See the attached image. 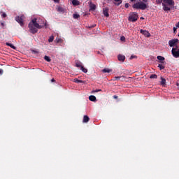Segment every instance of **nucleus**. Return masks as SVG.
<instances>
[{
  "mask_svg": "<svg viewBox=\"0 0 179 179\" xmlns=\"http://www.w3.org/2000/svg\"><path fill=\"white\" fill-rule=\"evenodd\" d=\"M132 7L134 9L145 10L148 8V6L143 1H138L134 3Z\"/></svg>",
  "mask_w": 179,
  "mask_h": 179,
  "instance_id": "nucleus-1",
  "label": "nucleus"
},
{
  "mask_svg": "<svg viewBox=\"0 0 179 179\" xmlns=\"http://www.w3.org/2000/svg\"><path fill=\"white\" fill-rule=\"evenodd\" d=\"M166 3L169 4V6H174L175 5V2H174L173 0H164L162 5L163 6V10L164 11H170L171 10L170 7H168L166 5Z\"/></svg>",
  "mask_w": 179,
  "mask_h": 179,
  "instance_id": "nucleus-2",
  "label": "nucleus"
},
{
  "mask_svg": "<svg viewBox=\"0 0 179 179\" xmlns=\"http://www.w3.org/2000/svg\"><path fill=\"white\" fill-rule=\"evenodd\" d=\"M138 20V14L136 12L131 13L128 17V21L131 22H136Z\"/></svg>",
  "mask_w": 179,
  "mask_h": 179,
  "instance_id": "nucleus-3",
  "label": "nucleus"
},
{
  "mask_svg": "<svg viewBox=\"0 0 179 179\" xmlns=\"http://www.w3.org/2000/svg\"><path fill=\"white\" fill-rule=\"evenodd\" d=\"M171 53L174 58H179V45H175L172 48Z\"/></svg>",
  "mask_w": 179,
  "mask_h": 179,
  "instance_id": "nucleus-4",
  "label": "nucleus"
},
{
  "mask_svg": "<svg viewBox=\"0 0 179 179\" xmlns=\"http://www.w3.org/2000/svg\"><path fill=\"white\" fill-rule=\"evenodd\" d=\"M24 15H20V16H17L15 18V20L20 25V26H24Z\"/></svg>",
  "mask_w": 179,
  "mask_h": 179,
  "instance_id": "nucleus-5",
  "label": "nucleus"
},
{
  "mask_svg": "<svg viewBox=\"0 0 179 179\" xmlns=\"http://www.w3.org/2000/svg\"><path fill=\"white\" fill-rule=\"evenodd\" d=\"M29 24H31L34 27H36L38 29H41L43 27V26L39 25V24L37 22V18H33L31 21L29 22Z\"/></svg>",
  "mask_w": 179,
  "mask_h": 179,
  "instance_id": "nucleus-6",
  "label": "nucleus"
},
{
  "mask_svg": "<svg viewBox=\"0 0 179 179\" xmlns=\"http://www.w3.org/2000/svg\"><path fill=\"white\" fill-rule=\"evenodd\" d=\"M28 27L29 29V32L32 34H35L38 32V29L32 25V24H29Z\"/></svg>",
  "mask_w": 179,
  "mask_h": 179,
  "instance_id": "nucleus-7",
  "label": "nucleus"
},
{
  "mask_svg": "<svg viewBox=\"0 0 179 179\" xmlns=\"http://www.w3.org/2000/svg\"><path fill=\"white\" fill-rule=\"evenodd\" d=\"M179 40L178 39H173L172 41H169V45L170 47H175V46H178V45H176L177 43H178Z\"/></svg>",
  "mask_w": 179,
  "mask_h": 179,
  "instance_id": "nucleus-8",
  "label": "nucleus"
},
{
  "mask_svg": "<svg viewBox=\"0 0 179 179\" xmlns=\"http://www.w3.org/2000/svg\"><path fill=\"white\" fill-rule=\"evenodd\" d=\"M140 33L147 37H150V33L146 30L144 29H140Z\"/></svg>",
  "mask_w": 179,
  "mask_h": 179,
  "instance_id": "nucleus-9",
  "label": "nucleus"
},
{
  "mask_svg": "<svg viewBox=\"0 0 179 179\" xmlns=\"http://www.w3.org/2000/svg\"><path fill=\"white\" fill-rule=\"evenodd\" d=\"M109 8H108V7H105V8H103V14L104 15V16H106V17H109Z\"/></svg>",
  "mask_w": 179,
  "mask_h": 179,
  "instance_id": "nucleus-10",
  "label": "nucleus"
},
{
  "mask_svg": "<svg viewBox=\"0 0 179 179\" xmlns=\"http://www.w3.org/2000/svg\"><path fill=\"white\" fill-rule=\"evenodd\" d=\"M157 59L159 61V63L162 64H166L165 58L162 56H157Z\"/></svg>",
  "mask_w": 179,
  "mask_h": 179,
  "instance_id": "nucleus-11",
  "label": "nucleus"
},
{
  "mask_svg": "<svg viewBox=\"0 0 179 179\" xmlns=\"http://www.w3.org/2000/svg\"><path fill=\"white\" fill-rule=\"evenodd\" d=\"M117 59H119L120 62H124L126 59L125 55H117Z\"/></svg>",
  "mask_w": 179,
  "mask_h": 179,
  "instance_id": "nucleus-12",
  "label": "nucleus"
},
{
  "mask_svg": "<svg viewBox=\"0 0 179 179\" xmlns=\"http://www.w3.org/2000/svg\"><path fill=\"white\" fill-rule=\"evenodd\" d=\"M89 100L92 102H95L96 101V97L95 96H90Z\"/></svg>",
  "mask_w": 179,
  "mask_h": 179,
  "instance_id": "nucleus-13",
  "label": "nucleus"
},
{
  "mask_svg": "<svg viewBox=\"0 0 179 179\" xmlns=\"http://www.w3.org/2000/svg\"><path fill=\"white\" fill-rule=\"evenodd\" d=\"M90 120L87 115H85L84 118L83 119V122L87 123Z\"/></svg>",
  "mask_w": 179,
  "mask_h": 179,
  "instance_id": "nucleus-14",
  "label": "nucleus"
},
{
  "mask_svg": "<svg viewBox=\"0 0 179 179\" xmlns=\"http://www.w3.org/2000/svg\"><path fill=\"white\" fill-rule=\"evenodd\" d=\"M161 85H162V86H165V85H166V79L164 78H163V77H161Z\"/></svg>",
  "mask_w": 179,
  "mask_h": 179,
  "instance_id": "nucleus-15",
  "label": "nucleus"
},
{
  "mask_svg": "<svg viewBox=\"0 0 179 179\" xmlns=\"http://www.w3.org/2000/svg\"><path fill=\"white\" fill-rule=\"evenodd\" d=\"M72 3L73 6H79L80 1L78 0H73Z\"/></svg>",
  "mask_w": 179,
  "mask_h": 179,
  "instance_id": "nucleus-16",
  "label": "nucleus"
},
{
  "mask_svg": "<svg viewBox=\"0 0 179 179\" xmlns=\"http://www.w3.org/2000/svg\"><path fill=\"white\" fill-rule=\"evenodd\" d=\"M158 68H159L160 70L164 69H165L164 64H158Z\"/></svg>",
  "mask_w": 179,
  "mask_h": 179,
  "instance_id": "nucleus-17",
  "label": "nucleus"
},
{
  "mask_svg": "<svg viewBox=\"0 0 179 179\" xmlns=\"http://www.w3.org/2000/svg\"><path fill=\"white\" fill-rule=\"evenodd\" d=\"M73 82H74V83H85V81L78 80V78H75V79L73 80Z\"/></svg>",
  "mask_w": 179,
  "mask_h": 179,
  "instance_id": "nucleus-18",
  "label": "nucleus"
},
{
  "mask_svg": "<svg viewBox=\"0 0 179 179\" xmlns=\"http://www.w3.org/2000/svg\"><path fill=\"white\" fill-rule=\"evenodd\" d=\"M6 45L7 46H8V47H10L11 48H13V49H14V50L16 48L15 46L14 45H13L12 43H6Z\"/></svg>",
  "mask_w": 179,
  "mask_h": 179,
  "instance_id": "nucleus-19",
  "label": "nucleus"
},
{
  "mask_svg": "<svg viewBox=\"0 0 179 179\" xmlns=\"http://www.w3.org/2000/svg\"><path fill=\"white\" fill-rule=\"evenodd\" d=\"M111 71H112V70H111V69H103L102 70V72H103V73H110V72H111Z\"/></svg>",
  "mask_w": 179,
  "mask_h": 179,
  "instance_id": "nucleus-20",
  "label": "nucleus"
},
{
  "mask_svg": "<svg viewBox=\"0 0 179 179\" xmlns=\"http://www.w3.org/2000/svg\"><path fill=\"white\" fill-rule=\"evenodd\" d=\"M122 78H125V76H115L114 77V80H120Z\"/></svg>",
  "mask_w": 179,
  "mask_h": 179,
  "instance_id": "nucleus-21",
  "label": "nucleus"
},
{
  "mask_svg": "<svg viewBox=\"0 0 179 179\" xmlns=\"http://www.w3.org/2000/svg\"><path fill=\"white\" fill-rule=\"evenodd\" d=\"M114 1H115V2H117V3H115V5H116V6H120L122 2V0H114Z\"/></svg>",
  "mask_w": 179,
  "mask_h": 179,
  "instance_id": "nucleus-22",
  "label": "nucleus"
},
{
  "mask_svg": "<svg viewBox=\"0 0 179 179\" xmlns=\"http://www.w3.org/2000/svg\"><path fill=\"white\" fill-rule=\"evenodd\" d=\"M44 59L48 62H51V59L50 57L47 56V55H45L44 56Z\"/></svg>",
  "mask_w": 179,
  "mask_h": 179,
  "instance_id": "nucleus-23",
  "label": "nucleus"
},
{
  "mask_svg": "<svg viewBox=\"0 0 179 179\" xmlns=\"http://www.w3.org/2000/svg\"><path fill=\"white\" fill-rule=\"evenodd\" d=\"M157 74H151L150 76V79H157Z\"/></svg>",
  "mask_w": 179,
  "mask_h": 179,
  "instance_id": "nucleus-24",
  "label": "nucleus"
},
{
  "mask_svg": "<svg viewBox=\"0 0 179 179\" xmlns=\"http://www.w3.org/2000/svg\"><path fill=\"white\" fill-rule=\"evenodd\" d=\"M76 66L77 68H79V69H80L83 66L81 62L76 63Z\"/></svg>",
  "mask_w": 179,
  "mask_h": 179,
  "instance_id": "nucleus-25",
  "label": "nucleus"
},
{
  "mask_svg": "<svg viewBox=\"0 0 179 179\" xmlns=\"http://www.w3.org/2000/svg\"><path fill=\"white\" fill-rule=\"evenodd\" d=\"M73 17L74 19L78 20L80 18V15L79 14H73Z\"/></svg>",
  "mask_w": 179,
  "mask_h": 179,
  "instance_id": "nucleus-26",
  "label": "nucleus"
},
{
  "mask_svg": "<svg viewBox=\"0 0 179 179\" xmlns=\"http://www.w3.org/2000/svg\"><path fill=\"white\" fill-rule=\"evenodd\" d=\"M57 11L60 13H63L64 12L63 7H57Z\"/></svg>",
  "mask_w": 179,
  "mask_h": 179,
  "instance_id": "nucleus-27",
  "label": "nucleus"
},
{
  "mask_svg": "<svg viewBox=\"0 0 179 179\" xmlns=\"http://www.w3.org/2000/svg\"><path fill=\"white\" fill-rule=\"evenodd\" d=\"M49 43H52L54 41V36H51L48 40Z\"/></svg>",
  "mask_w": 179,
  "mask_h": 179,
  "instance_id": "nucleus-28",
  "label": "nucleus"
},
{
  "mask_svg": "<svg viewBox=\"0 0 179 179\" xmlns=\"http://www.w3.org/2000/svg\"><path fill=\"white\" fill-rule=\"evenodd\" d=\"M81 71H83V72L84 73H87V69H85L84 66H83L82 68L80 69Z\"/></svg>",
  "mask_w": 179,
  "mask_h": 179,
  "instance_id": "nucleus-29",
  "label": "nucleus"
},
{
  "mask_svg": "<svg viewBox=\"0 0 179 179\" xmlns=\"http://www.w3.org/2000/svg\"><path fill=\"white\" fill-rule=\"evenodd\" d=\"M91 10H96V6L94 4L90 5Z\"/></svg>",
  "mask_w": 179,
  "mask_h": 179,
  "instance_id": "nucleus-30",
  "label": "nucleus"
},
{
  "mask_svg": "<svg viewBox=\"0 0 179 179\" xmlns=\"http://www.w3.org/2000/svg\"><path fill=\"white\" fill-rule=\"evenodd\" d=\"M102 92V90L99 89V90H94L92 91V93H96V92Z\"/></svg>",
  "mask_w": 179,
  "mask_h": 179,
  "instance_id": "nucleus-31",
  "label": "nucleus"
},
{
  "mask_svg": "<svg viewBox=\"0 0 179 179\" xmlns=\"http://www.w3.org/2000/svg\"><path fill=\"white\" fill-rule=\"evenodd\" d=\"M163 1H164V0H156V2L157 4L162 3Z\"/></svg>",
  "mask_w": 179,
  "mask_h": 179,
  "instance_id": "nucleus-32",
  "label": "nucleus"
},
{
  "mask_svg": "<svg viewBox=\"0 0 179 179\" xmlns=\"http://www.w3.org/2000/svg\"><path fill=\"white\" fill-rule=\"evenodd\" d=\"M4 26H5L4 22H0V27H1L2 28H3Z\"/></svg>",
  "mask_w": 179,
  "mask_h": 179,
  "instance_id": "nucleus-33",
  "label": "nucleus"
},
{
  "mask_svg": "<svg viewBox=\"0 0 179 179\" xmlns=\"http://www.w3.org/2000/svg\"><path fill=\"white\" fill-rule=\"evenodd\" d=\"M56 41H57V43H62V39H61V38H57V39H56Z\"/></svg>",
  "mask_w": 179,
  "mask_h": 179,
  "instance_id": "nucleus-34",
  "label": "nucleus"
},
{
  "mask_svg": "<svg viewBox=\"0 0 179 179\" xmlns=\"http://www.w3.org/2000/svg\"><path fill=\"white\" fill-rule=\"evenodd\" d=\"M124 7H125V8H129V3H125Z\"/></svg>",
  "mask_w": 179,
  "mask_h": 179,
  "instance_id": "nucleus-35",
  "label": "nucleus"
},
{
  "mask_svg": "<svg viewBox=\"0 0 179 179\" xmlns=\"http://www.w3.org/2000/svg\"><path fill=\"white\" fill-rule=\"evenodd\" d=\"M120 40H121L122 41H126V38H125L124 36H122L121 38H120Z\"/></svg>",
  "mask_w": 179,
  "mask_h": 179,
  "instance_id": "nucleus-36",
  "label": "nucleus"
},
{
  "mask_svg": "<svg viewBox=\"0 0 179 179\" xmlns=\"http://www.w3.org/2000/svg\"><path fill=\"white\" fill-rule=\"evenodd\" d=\"M2 17H3V18L6 17V14L5 13H3Z\"/></svg>",
  "mask_w": 179,
  "mask_h": 179,
  "instance_id": "nucleus-37",
  "label": "nucleus"
},
{
  "mask_svg": "<svg viewBox=\"0 0 179 179\" xmlns=\"http://www.w3.org/2000/svg\"><path fill=\"white\" fill-rule=\"evenodd\" d=\"M134 58H136V56L131 55V57H130L131 59H132Z\"/></svg>",
  "mask_w": 179,
  "mask_h": 179,
  "instance_id": "nucleus-38",
  "label": "nucleus"
},
{
  "mask_svg": "<svg viewBox=\"0 0 179 179\" xmlns=\"http://www.w3.org/2000/svg\"><path fill=\"white\" fill-rule=\"evenodd\" d=\"M3 69H0V75H2V74H3Z\"/></svg>",
  "mask_w": 179,
  "mask_h": 179,
  "instance_id": "nucleus-39",
  "label": "nucleus"
},
{
  "mask_svg": "<svg viewBox=\"0 0 179 179\" xmlns=\"http://www.w3.org/2000/svg\"><path fill=\"white\" fill-rule=\"evenodd\" d=\"M113 99H118V96H116V95H115V96H113Z\"/></svg>",
  "mask_w": 179,
  "mask_h": 179,
  "instance_id": "nucleus-40",
  "label": "nucleus"
},
{
  "mask_svg": "<svg viewBox=\"0 0 179 179\" xmlns=\"http://www.w3.org/2000/svg\"><path fill=\"white\" fill-rule=\"evenodd\" d=\"M54 2H55L56 3H58V2L59 1V0H53Z\"/></svg>",
  "mask_w": 179,
  "mask_h": 179,
  "instance_id": "nucleus-41",
  "label": "nucleus"
},
{
  "mask_svg": "<svg viewBox=\"0 0 179 179\" xmlns=\"http://www.w3.org/2000/svg\"><path fill=\"white\" fill-rule=\"evenodd\" d=\"M176 27L177 28H179V22L176 24Z\"/></svg>",
  "mask_w": 179,
  "mask_h": 179,
  "instance_id": "nucleus-42",
  "label": "nucleus"
},
{
  "mask_svg": "<svg viewBox=\"0 0 179 179\" xmlns=\"http://www.w3.org/2000/svg\"><path fill=\"white\" fill-rule=\"evenodd\" d=\"M173 31H177V27H173Z\"/></svg>",
  "mask_w": 179,
  "mask_h": 179,
  "instance_id": "nucleus-43",
  "label": "nucleus"
},
{
  "mask_svg": "<svg viewBox=\"0 0 179 179\" xmlns=\"http://www.w3.org/2000/svg\"><path fill=\"white\" fill-rule=\"evenodd\" d=\"M51 81H52V82H55V79L52 78V79L51 80Z\"/></svg>",
  "mask_w": 179,
  "mask_h": 179,
  "instance_id": "nucleus-44",
  "label": "nucleus"
},
{
  "mask_svg": "<svg viewBox=\"0 0 179 179\" xmlns=\"http://www.w3.org/2000/svg\"><path fill=\"white\" fill-rule=\"evenodd\" d=\"M176 86L179 87V83H176Z\"/></svg>",
  "mask_w": 179,
  "mask_h": 179,
  "instance_id": "nucleus-45",
  "label": "nucleus"
},
{
  "mask_svg": "<svg viewBox=\"0 0 179 179\" xmlns=\"http://www.w3.org/2000/svg\"><path fill=\"white\" fill-rule=\"evenodd\" d=\"M173 34H176V31H173Z\"/></svg>",
  "mask_w": 179,
  "mask_h": 179,
  "instance_id": "nucleus-46",
  "label": "nucleus"
},
{
  "mask_svg": "<svg viewBox=\"0 0 179 179\" xmlns=\"http://www.w3.org/2000/svg\"><path fill=\"white\" fill-rule=\"evenodd\" d=\"M136 0H131V2H134Z\"/></svg>",
  "mask_w": 179,
  "mask_h": 179,
  "instance_id": "nucleus-47",
  "label": "nucleus"
},
{
  "mask_svg": "<svg viewBox=\"0 0 179 179\" xmlns=\"http://www.w3.org/2000/svg\"><path fill=\"white\" fill-rule=\"evenodd\" d=\"M144 18L143 17H141L140 20H143Z\"/></svg>",
  "mask_w": 179,
  "mask_h": 179,
  "instance_id": "nucleus-48",
  "label": "nucleus"
},
{
  "mask_svg": "<svg viewBox=\"0 0 179 179\" xmlns=\"http://www.w3.org/2000/svg\"><path fill=\"white\" fill-rule=\"evenodd\" d=\"M45 26H46V22L45 23Z\"/></svg>",
  "mask_w": 179,
  "mask_h": 179,
  "instance_id": "nucleus-49",
  "label": "nucleus"
},
{
  "mask_svg": "<svg viewBox=\"0 0 179 179\" xmlns=\"http://www.w3.org/2000/svg\"><path fill=\"white\" fill-rule=\"evenodd\" d=\"M178 36H179V34H178Z\"/></svg>",
  "mask_w": 179,
  "mask_h": 179,
  "instance_id": "nucleus-50",
  "label": "nucleus"
}]
</instances>
